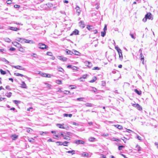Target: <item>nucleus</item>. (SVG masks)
<instances>
[{
    "label": "nucleus",
    "mask_w": 158,
    "mask_h": 158,
    "mask_svg": "<svg viewBox=\"0 0 158 158\" xmlns=\"http://www.w3.org/2000/svg\"><path fill=\"white\" fill-rule=\"evenodd\" d=\"M115 48L118 53L119 58L120 60H122L123 59V56H122L121 50L117 46H115Z\"/></svg>",
    "instance_id": "nucleus-1"
},
{
    "label": "nucleus",
    "mask_w": 158,
    "mask_h": 158,
    "mask_svg": "<svg viewBox=\"0 0 158 158\" xmlns=\"http://www.w3.org/2000/svg\"><path fill=\"white\" fill-rule=\"evenodd\" d=\"M38 47L39 48L42 49H46L48 48L47 45L42 43H39L38 44Z\"/></svg>",
    "instance_id": "nucleus-2"
},
{
    "label": "nucleus",
    "mask_w": 158,
    "mask_h": 158,
    "mask_svg": "<svg viewBox=\"0 0 158 158\" xmlns=\"http://www.w3.org/2000/svg\"><path fill=\"white\" fill-rule=\"evenodd\" d=\"M23 43H27L30 44H33L34 43L32 40H26L23 38Z\"/></svg>",
    "instance_id": "nucleus-3"
},
{
    "label": "nucleus",
    "mask_w": 158,
    "mask_h": 158,
    "mask_svg": "<svg viewBox=\"0 0 158 158\" xmlns=\"http://www.w3.org/2000/svg\"><path fill=\"white\" fill-rule=\"evenodd\" d=\"M132 106L134 107H136L137 109H138L139 110H142V107L138 104H133L132 105Z\"/></svg>",
    "instance_id": "nucleus-4"
},
{
    "label": "nucleus",
    "mask_w": 158,
    "mask_h": 158,
    "mask_svg": "<svg viewBox=\"0 0 158 158\" xmlns=\"http://www.w3.org/2000/svg\"><path fill=\"white\" fill-rule=\"evenodd\" d=\"M145 17L147 19L152 20L153 18L151 14L150 13H148L145 15Z\"/></svg>",
    "instance_id": "nucleus-5"
},
{
    "label": "nucleus",
    "mask_w": 158,
    "mask_h": 158,
    "mask_svg": "<svg viewBox=\"0 0 158 158\" xmlns=\"http://www.w3.org/2000/svg\"><path fill=\"white\" fill-rule=\"evenodd\" d=\"M85 64L89 67H91L92 66V64L91 62L87 61L84 62Z\"/></svg>",
    "instance_id": "nucleus-6"
},
{
    "label": "nucleus",
    "mask_w": 158,
    "mask_h": 158,
    "mask_svg": "<svg viewBox=\"0 0 158 158\" xmlns=\"http://www.w3.org/2000/svg\"><path fill=\"white\" fill-rule=\"evenodd\" d=\"M57 58L60 60L63 61H66L67 60V58L64 57L62 56H57Z\"/></svg>",
    "instance_id": "nucleus-7"
},
{
    "label": "nucleus",
    "mask_w": 158,
    "mask_h": 158,
    "mask_svg": "<svg viewBox=\"0 0 158 158\" xmlns=\"http://www.w3.org/2000/svg\"><path fill=\"white\" fill-rule=\"evenodd\" d=\"M79 26L81 27H82V28H84L85 26V25L84 23V21H80L79 22Z\"/></svg>",
    "instance_id": "nucleus-8"
},
{
    "label": "nucleus",
    "mask_w": 158,
    "mask_h": 158,
    "mask_svg": "<svg viewBox=\"0 0 158 158\" xmlns=\"http://www.w3.org/2000/svg\"><path fill=\"white\" fill-rule=\"evenodd\" d=\"M75 143L77 144H84L85 142L82 140H76L75 142Z\"/></svg>",
    "instance_id": "nucleus-9"
},
{
    "label": "nucleus",
    "mask_w": 158,
    "mask_h": 158,
    "mask_svg": "<svg viewBox=\"0 0 158 158\" xmlns=\"http://www.w3.org/2000/svg\"><path fill=\"white\" fill-rule=\"evenodd\" d=\"M12 66L13 67H14V68H15L17 69H21V70H25V68H23L22 69H20V68H21L22 67L20 65H17V66L12 65Z\"/></svg>",
    "instance_id": "nucleus-10"
},
{
    "label": "nucleus",
    "mask_w": 158,
    "mask_h": 158,
    "mask_svg": "<svg viewBox=\"0 0 158 158\" xmlns=\"http://www.w3.org/2000/svg\"><path fill=\"white\" fill-rule=\"evenodd\" d=\"M8 29L14 31H17L18 30H19V28H17L16 27H9Z\"/></svg>",
    "instance_id": "nucleus-11"
},
{
    "label": "nucleus",
    "mask_w": 158,
    "mask_h": 158,
    "mask_svg": "<svg viewBox=\"0 0 158 158\" xmlns=\"http://www.w3.org/2000/svg\"><path fill=\"white\" fill-rule=\"evenodd\" d=\"M12 44L18 48H19L21 46V45L19 43L17 42H13Z\"/></svg>",
    "instance_id": "nucleus-12"
},
{
    "label": "nucleus",
    "mask_w": 158,
    "mask_h": 158,
    "mask_svg": "<svg viewBox=\"0 0 158 158\" xmlns=\"http://www.w3.org/2000/svg\"><path fill=\"white\" fill-rule=\"evenodd\" d=\"M75 9L76 10L77 12L78 13V15H79L81 12L80 8L78 6H77L76 7Z\"/></svg>",
    "instance_id": "nucleus-13"
},
{
    "label": "nucleus",
    "mask_w": 158,
    "mask_h": 158,
    "mask_svg": "<svg viewBox=\"0 0 158 158\" xmlns=\"http://www.w3.org/2000/svg\"><path fill=\"white\" fill-rule=\"evenodd\" d=\"M21 86L22 88H26L27 87L24 81L22 82V83L21 84Z\"/></svg>",
    "instance_id": "nucleus-14"
},
{
    "label": "nucleus",
    "mask_w": 158,
    "mask_h": 158,
    "mask_svg": "<svg viewBox=\"0 0 158 158\" xmlns=\"http://www.w3.org/2000/svg\"><path fill=\"white\" fill-rule=\"evenodd\" d=\"M64 124H57L56 125L58 126L59 128L65 129V127H64Z\"/></svg>",
    "instance_id": "nucleus-15"
},
{
    "label": "nucleus",
    "mask_w": 158,
    "mask_h": 158,
    "mask_svg": "<svg viewBox=\"0 0 158 158\" xmlns=\"http://www.w3.org/2000/svg\"><path fill=\"white\" fill-rule=\"evenodd\" d=\"M81 155L83 156L84 157H88L89 156L88 153L85 152H83L81 154Z\"/></svg>",
    "instance_id": "nucleus-16"
},
{
    "label": "nucleus",
    "mask_w": 158,
    "mask_h": 158,
    "mask_svg": "<svg viewBox=\"0 0 158 158\" xmlns=\"http://www.w3.org/2000/svg\"><path fill=\"white\" fill-rule=\"evenodd\" d=\"M79 31L77 30H75L74 31H73V33L70 35H72L73 34H74L75 35H77L78 34Z\"/></svg>",
    "instance_id": "nucleus-17"
},
{
    "label": "nucleus",
    "mask_w": 158,
    "mask_h": 158,
    "mask_svg": "<svg viewBox=\"0 0 158 158\" xmlns=\"http://www.w3.org/2000/svg\"><path fill=\"white\" fill-rule=\"evenodd\" d=\"M39 74L41 75L42 76L45 77L46 75H47V74L46 73H44L41 72H39L38 73Z\"/></svg>",
    "instance_id": "nucleus-18"
},
{
    "label": "nucleus",
    "mask_w": 158,
    "mask_h": 158,
    "mask_svg": "<svg viewBox=\"0 0 158 158\" xmlns=\"http://www.w3.org/2000/svg\"><path fill=\"white\" fill-rule=\"evenodd\" d=\"M134 91L139 95H140L141 94V91L140 90H138L136 89H135Z\"/></svg>",
    "instance_id": "nucleus-19"
},
{
    "label": "nucleus",
    "mask_w": 158,
    "mask_h": 158,
    "mask_svg": "<svg viewBox=\"0 0 158 158\" xmlns=\"http://www.w3.org/2000/svg\"><path fill=\"white\" fill-rule=\"evenodd\" d=\"M111 140L115 141L116 142H118L120 141V140L114 137L111 138L110 139Z\"/></svg>",
    "instance_id": "nucleus-20"
},
{
    "label": "nucleus",
    "mask_w": 158,
    "mask_h": 158,
    "mask_svg": "<svg viewBox=\"0 0 158 158\" xmlns=\"http://www.w3.org/2000/svg\"><path fill=\"white\" fill-rule=\"evenodd\" d=\"M27 131L29 133H31L32 132L33 130L29 128H26Z\"/></svg>",
    "instance_id": "nucleus-21"
},
{
    "label": "nucleus",
    "mask_w": 158,
    "mask_h": 158,
    "mask_svg": "<svg viewBox=\"0 0 158 158\" xmlns=\"http://www.w3.org/2000/svg\"><path fill=\"white\" fill-rule=\"evenodd\" d=\"M72 54H73L77 55H79L80 54L79 52L76 50L73 51H72Z\"/></svg>",
    "instance_id": "nucleus-22"
},
{
    "label": "nucleus",
    "mask_w": 158,
    "mask_h": 158,
    "mask_svg": "<svg viewBox=\"0 0 158 158\" xmlns=\"http://www.w3.org/2000/svg\"><path fill=\"white\" fill-rule=\"evenodd\" d=\"M23 38H18L17 39H16V40L19 42H20L21 43H23Z\"/></svg>",
    "instance_id": "nucleus-23"
},
{
    "label": "nucleus",
    "mask_w": 158,
    "mask_h": 158,
    "mask_svg": "<svg viewBox=\"0 0 158 158\" xmlns=\"http://www.w3.org/2000/svg\"><path fill=\"white\" fill-rule=\"evenodd\" d=\"M95 138L94 137H91L89 138V140L90 142H94L95 141Z\"/></svg>",
    "instance_id": "nucleus-24"
},
{
    "label": "nucleus",
    "mask_w": 158,
    "mask_h": 158,
    "mask_svg": "<svg viewBox=\"0 0 158 158\" xmlns=\"http://www.w3.org/2000/svg\"><path fill=\"white\" fill-rule=\"evenodd\" d=\"M14 75L16 76H20L21 77H24L25 75H23L19 73H14Z\"/></svg>",
    "instance_id": "nucleus-25"
},
{
    "label": "nucleus",
    "mask_w": 158,
    "mask_h": 158,
    "mask_svg": "<svg viewBox=\"0 0 158 158\" xmlns=\"http://www.w3.org/2000/svg\"><path fill=\"white\" fill-rule=\"evenodd\" d=\"M86 27L89 31L91 30L92 29H93V27L92 26L87 25Z\"/></svg>",
    "instance_id": "nucleus-26"
},
{
    "label": "nucleus",
    "mask_w": 158,
    "mask_h": 158,
    "mask_svg": "<svg viewBox=\"0 0 158 158\" xmlns=\"http://www.w3.org/2000/svg\"><path fill=\"white\" fill-rule=\"evenodd\" d=\"M44 84L46 85V87L50 89L51 87V85L48 83H44Z\"/></svg>",
    "instance_id": "nucleus-27"
},
{
    "label": "nucleus",
    "mask_w": 158,
    "mask_h": 158,
    "mask_svg": "<svg viewBox=\"0 0 158 158\" xmlns=\"http://www.w3.org/2000/svg\"><path fill=\"white\" fill-rule=\"evenodd\" d=\"M85 105L86 106H88V107H92L93 106L92 104L91 103H85Z\"/></svg>",
    "instance_id": "nucleus-28"
},
{
    "label": "nucleus",
    "mask_w": 158,
    "mask_h": 158,
    "mask_svg": "<svg viewBox=\"0 0 158 158\" xmlns=\"http://www.w3.org/2000/svg\"><path fill=\"white\" fill-rule=\"evenodd\" d=\"M75 151L73 150L72 151H69L67 152V153H71L72 155H73L75 154Z\"/></svg>",
    "instance_id": "nucleus-29"
},
{
    "label": "nucleus",
    "mask_w": 158,
    "mask_h": 158,
    "mask_svg": "<svg viewBox=\"0 0 158 158\" xmlns=\"http://www.w3.org/2000/svg\"><path fill=\"white\" fill-rule=\"evenodd\" d=\"M12 94V93L11 92H9L8 93H7L6 94V96L8 98H10L11 95Z\"/></svg>",
    "instance_id": "nucleus-30"
},
{
    "label": "nucleus",
    "mask_w": 158,
    "mask_h": 158,
    "mask_svg": "<svg viewBox=\"0 0 158 158\" xmlns=\"http://www.w3.org/2000/svg\"><path fill=\"white\" fill-rule=\"evenodd\" d=\"M66 52L68 54H70L72 55V52H71L68 50H67Z\"/></svg>",
    "instance_id": "nucleus-31"
},
{
    "label": "nucleus",
    "mask_w": 158,
    "mask_h": 158,
    "mask_svg": "<svg viewBox=\"0 0 158 158\" xmlns=\"http://www.w3.org/2000/svg\"><path fill=\"white\" fill-rule=\"evenodd\" d=\"M19 51H20L22 52H24V49H23L22 47H21V46L19 47Z\"/></svg>",
    "instance_id": "nucleus-32"
},
{
    "label": "nucleus",
    "mask_w": 158,
    "mask_h": 158,
    "mask_svg": "<svg viewBox=\"0 0 158 158\" xmlns=\"http://www.w3.org/2000/svg\"><path fill=\"white\" fill-rule=\"evenodd\" d=\"M63 138H64V139H66V140H69L70 139V137L68 136L65 135Z\"/></svg>",
    "instance_id": "nucleus-33"
},
{
    "label": "nucleus",
    "mask_w": 158,
    "mask_h": 158,
    "mask_svg": "<svg viewBox=\"0 0 158 158\" xmlns=\"http://www.w3.org/2000/svg\"><path fill=\"white\" fill-rule=\"evenodd\" d=\"M56 143H59V144L58 145H63L64 146H67V145L66 144H64L63 143H62L61 142H57Z\"/></svg>",
    "instance_id": "nucleus-34"
},
{
    "label": "nucleus",
    "mask_w": 158,
    "mask_h": 158,
    "mask_svg": "<svg viewBox=\"0 0 158 158\" xmlns=\"http://www.w3.org/2000/svg\"><path fill=\"white\" fill-rule=\"evenodd\" d=\"M28 141L29 142L33 143L35 142V140L34 139L32 138H30L28 139Z\"/></svg>",
    "instance_id": "nucleus-35"
},
{
    "label": "nucleus",
    "mask_w": 158,
    "mask_h": 158,
    "mask_svg": "<svg viewBox=\"0 0 158 158\" xmlns=\"http://www.w3.org/2000/svg\"><path fill=\"white\" fill-rule=\"evenodd\" d=\"M0 71L1 74L2 75H4L6 74V73L5 71H4L2 69H0Z\"/></svg>",
    "instance_id": "nucleus-36"
},
{
    "label": "nucleus",
    "mask_w": 158,
    "mask_h": 158,
    "mask_svg": "<svg viewBox=\"0 0 158 158\" xmlns=\"http://www.w3.org/2000/svg\"><path fill=\"white\" fill-rule=\"evenodd\" d=\"M56 82L58 84L60 85L62 84L61 81L60 80H56Z\"/></svg>",
    "instance_id": "nucleus-37"
},
{
    "label": "nucleus",
    "mask_w": 158,
    "mask_h": 158,
    "mask_svg": "<svg viewBox=\"0 0 158 158\" xmlns=\"http://www.w3.org/2000/svg\"><path fill=\"white\" fill-rule=\"evenodd\" d=\"M31 56H33L34 57V58H38V57L37 55V54L35 53H32L31 55Z\"/></svg>",
    "instance_id": "nucleus-38"
},
{
    "label": "nucleus",
    "mask_w": 158,
    "mask_h": 158,
    "mask_svg": "<svg viewBox=\"0 0 158 158\" xmlns=\"http://www.w3.org/2000/svg\"><path fill=\"white\" fill-rule=\"evenodd\" d=\"M5 40L6 42H7L8 43H10L11 41V40H10V39H9V38H6L5 39Z\"/></svg>",
    "instance_id": "nucleus-39"
},
{
    "label": "nucleus",
    "mask_w": 158,
    "mask_h": 158,
    "mask_svg": "<svg viewBox=\"0 0 158 158\" xmlns=\"http://www.w3.org/2000/svg\"><path fill=\"white\" fill-rule=\"evenodd\" d=\"M92 89L91 90L92 91L94 92H96L97 91V89L94 87H91Z\"/></svg>",
    "instance_id": "nucleus-40"
},
{
    "label": "nucleus",
    "mask_w": 158,
    "mask_h": 158,
    "mask_svg": "<svg viewBox=\"0 0 158 158\" xmlns=\"http://www.w3.org/2000/svg\"><path fill=\"white\" fill-rule=\"evenodd\" d=\"M106 35V31H102L101 32V35L102 37H104Z\"/></svg>",
    "instance_id": "nucleus-41"
},
{
    "label": "nucleus",
    "mask_w": 158,
    "mask_h": 158,
    "mask_svg": "<svg viewBox=\"0 0 158 158\" xmlns=\"http://www.w3.org/2000/svg\"><path fill=\"white\" fill-rule=\"evenodd\" d=\"M100 69V68L98 67H95L93 68L92 69L93 70H99Z\"/></svg>",
    "instance_id": "nucleus-42"
},
{
    "label": "nucleus",
    "mask_w": 158,
    "mask_h": 158,
    "mask_svg": "<svg viewBox=\"0 0 158 158\" xmlns=\"http://www.w3.org/2000/svg\"><path fill=\"white\" fill-rule=\"evenodd\" d=\"M97 79L96 77H94L93 78V79L90 81V82H94Z\"/></svg>",
    "instance_id": "nucleus-43"
},
{
    "label": "nucleus",
    "mask_w": 158,
    "mask_h": 158,
    "mask_svg": "<svg viewBox=\"0 0 158 158\" xmlns=\"http://www.w3.org/2000/svg\"><path fill=\"white\" fill-rule=\"evenodd\" d=\"M102 135L104 137H107L109 135V134L108 133H104Z\"/></svg>",
    "instance_id": "nucleus-44"
},
{
    "label": "nucleus",
    "mask_w": 158,
    "mask_h": 158,
    "mask_svg": "<svg viewBox=\"0 0 158 158\" xmlns=\"http://www.w3.org/2000/svg\"><path fill=\"white\" fill-rule=\"evenodd\" d=\"M59 70H58V71L60 72H63L64 71V69L61 67H60V68H59Z\"/></svg>",
    "instance_id": "nucleus-45"
},
{
    "label": "nucleus",
    "mask_w": 158,
    "mask_h": 158,
    "mask_svg": "<svg viewBox=\"0 0 158 158\" xmlns=\"http://www.w3.org/2000/svg\"><path fill=\"white\" fill-rule=\"evenodd\" d=\"M63 92L64 94H68L70 93L69 91L67 90H65L64 91H63Z\"/></svg>",
    "instance_id": "nucleus-46"
},
{
    "label": "nucleus",
    "mask_w": 158,
    "mask_h": 158,
    "mask_svg": "<svg viewBox=\"0 0 158 158\" xmlns=\"http://www.w3.org/2000/svg\"><path fill=\"white\" fill-rule=\"evenodd\" d=\"M47 132H44L43 131H40V134L41 135H45V134L47 133Z\"/></svg>",
    "instance_id": "nucleus-47"
},
{
    "label": "nucleus",
    "mask_w": 158,
    "mask_h": 158,
    "mask_svg": "<svg viewBox=\"0 0 158 158\" xmlns=\"http://www.w3.org/2000/svg\"><path fill=\"white\" fill-rule=\"evenodd\" d=\"M13 102L15 104H17L18 103H20V101H18L17 100H14Z\"/></svg>",
    "instance_id": "nucleus-48"
},
{
    "label": "nucleus",
    "mask_w": 158,
    "mask_h": 158,
    "mask_svg": "<svg viewBox=\"0 0 158 158\" xmlns=\"http://www.w3.org/2000/svg\"><path fill=\"white\" fill-rule=\"evenodd\" d=\"M124 147V146L123 145L119 146L118 147V149L119 150H121L122 149V148Z\"/></svg>",
    "instance_id": "nucleus-49"
},
{
    "label": "nucleus",
    "mask_w": 158,
    "mask_h": 158,
    "mask_svg": "<svg viewBox=\"0 0 158 158\" xmlns=\"http://www.w3.org/2000/svg\"><path fill=\"white\" fill-rule=\"evenodd\" d=\"M84 98H78L77 99V100L78 101H82Z\"/></svg>",
    "instance_id": "nucleus-50"
},
{
    "label": "nucleus",
    "mask_w": 158,
    "mask_h": 158,
    "mask_svg": "<svg viewBox=\"0 0 158 158\" xmlns=\"http://www.w3.org/2000/svg\"><path fill=\"white\" fill-rule=\"evenodd\" d=\"M118 129L119 130H121L123 129V126L121 125H118Z\"/></svg>",
    "instance_id": "nucleus-51"
},
{
    "label": "nucleus",
    "mask_w": 158,
    "mask_h": 158,
    "mask_svg": "<svg viewBox=\"0 0 158 158\" xmlns=\"http://www.w3.org/2000/svg\"><path fill=\"white\" fill-rule=\"evenodd\" d=\"M13 23L14 24H17L18 25H23V24H21L20 23H17V22H15V21H14L13 22Z\"/></svg>",
    "instance_id": "nucleus-52"
},
{
    "label": "nucleus",
    "mask_w": 158,
    "mask_h": 158,
    "mask_svg": "<svg viewBox=\"0 0 158 158\" xmlns=\"http://www.w3.org/2000/svg\"><path fill=\"white\" fill-rule=\"evenodd\" d=\"M12 136L14 138V140H15L18 137V136L17 135H12Z\"/></svg>",
    "instance_id": "nucleus-53"
},
{
    "label": "nucleus",
    "mask_w": 158,
    "mask_h": 158,
    "mask_svg": "<svg viewBox=\"0 0 158 158\" xmlns=\"http://www.w3.org/2000/svg\"><path fill=\"white\" fill-rule=\"evenodd\" d=\"M47 54L48 55L50 56H52V53L50 52H48L47 53Z\"/></svg>",
    "instance_id": "nucleus-54"
},
{
    "label": "nucleus",
    "mask_w": 158,
    "mask_h": 158,
    "mask_svg": "<svg viewBox=\"0 0 158 158\" xmlns=\"http://www.w3.org/2000/svg\"><path fill=\"white\" fill-rule=\"evenodd\" d=\"M6 89H7L9 90H11V89L10 87V86L9 85H7L6 87Z\"/></svg>",
    "instance_id": "nucleus-55"
},
{
    "label": "nucleus",
    "mask_w": 158,
    "mask_h": 158,
    "mask_svg": "<svg viewBox=\"0 0 158 158\" xmlns=\"http://www.w3.org/2000/svg\"><path fill=\"white\" fill-rule=\"evenodd\" d=\"M130 35L131 36V37L134 39H135V37L134 36V35L133 34H130Z\"/></svg>",
    "instance_id": "nucleus-56"
},
{
    "label": "nucleus",
    "mask_w": 158,
    "mask_h": 158,
    "mask_svg": "<svg viewBox=\"0 0 158 158\" xmlns=\"http://www.w3.org/2000/svg\"><path fill=\"white\" fill-rule=\"evenodd\" d=\"M14 7L16 8H19L20 7V6L18 5H15L14 6Z\"/></svg>",
    "instance_id": "nucleus-57"
},
{
    "label": "nucleus",
    "mask_w": 158,
    "mask_h": 158,
    "mask_svg": "<svg viewBox=\"0 0 158 158\" xmlns=\"http://www.w3.org/2000/svg\"><path fill=\"white\" fill-rule=\"evenodd\" d=\"M72 69L73 70H77V68L76 67L73 66L72 67Z\"/></svg>",
    "instance_id": "nucleus-58"
},
{
    "label": "nucleus",
    "mask_w": 158,
    "mask_h": 158,
    "mask_svg": "<svg viewBox=\"0 0 158 158\" xmlns=\"http://www.w3.org/2000/svg\"><path fill=\"white\" fill-rule=\"evenodd\" d=\"M11 2H12V1L10 0H7V2H6L7 4H10V3H11Z\"/></svg>",
    "instance_id": "nucleus-59"
},
{
    "label": "nucleus",
    "mask_w": 158,
    "mask_h": 158,
    "mask_svg": "<svg viewBox=\"0 0 158 158\" xmlns=\"http://www.w3.org/2000/svg\"><path fill=\"white\" fill-rule=\"evenodd\" d=\"M15 48L13 47H11L10 49V51H14L15 50Z\"/></svg>",
    "instance_id": "nucleus-60"
},
{
    "label": "nucleus",
    "mask_w": 158,
    "mask_h": 158,
    "mask_svg": "<svg viewBox=\"0 0 158 158\" xmlns=\"http://www.w3.org/2000/svg\"><path fill=\"white\" fill-rule=\"evenodd\" d=\"M24 77L25 78H27L29 81H30V80L31 79V78L29 77L26 75L24 76Z\"/></svg>",
    "instance_id": "nucleus-61"
},
{
    "label": "nucleus",
    "mask_w": 158,
    "mask_h": 158,
    "mask_svg": "<svg viewBox=\"0 0 158 158\" xmlns=\"http://www.w3.org/2000/svg\"><path fill=\"white\" fill-rule=\"evenodd\" d=\"M86 77H87V75H83L82 77H82V78L84 79H85L86 78Z\"/></svg>",
    "instance_id": "nucleus-62"
},
{
    "label": "nucleus",
    "mask_w": 158,
    "mask_h": 158,
    "mask_svg": "<svg viewBox=\"0 0 158 158\" xmlns=\"http://www.w3.org/2000/svg\"><path fill=\"white\" fill-rule=\"evenodd\" d=\"M72 124H73L76 125V126H78L79 125V124L78 123H77L75 122H72Z\"/></svg>",
    "instance_id": "nucleus-63"
},
{
    "label": "nucleus",
    "mask_w": 158,
    "mask_h": 158,
    "mask_svg": "<svg viewBox=\"0 0 158 158\" xmlns=\"http://www.w3.org/2000/svg\"><path fill=\"white\" fill-rule=\"evenodd\" d=\"M147 19L146 17H145H145L143 19V21L144 22H146L147 21Z\"/></svg>",
    "instance_id": "nucleus-64"
}]
</instances>
